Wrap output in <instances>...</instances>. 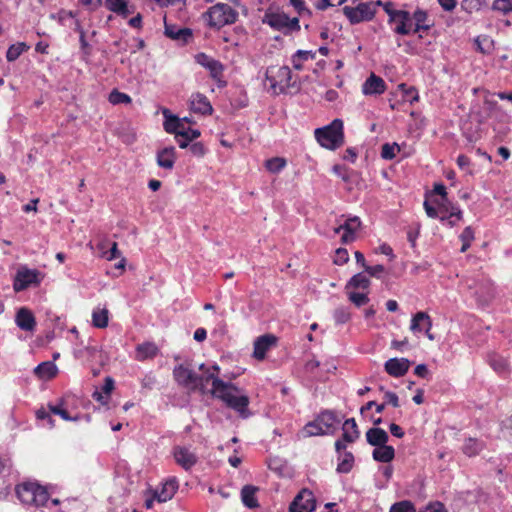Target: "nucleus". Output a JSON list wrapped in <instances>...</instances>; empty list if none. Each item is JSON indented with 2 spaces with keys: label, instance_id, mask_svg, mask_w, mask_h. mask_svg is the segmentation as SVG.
I'll return each instance as SVG.
<instances>
[{
  "label": "nucleus",
  "instance_id": "nucleus-57",
  "mask_svg": "<svg viewBox=\"0 0 512 512\" xmlns=\"http://www.w3.org/2000/svg\"><path fill=\"white\" fill-rule=\"evenodd\" d=\"M200 136V132L196 129L187 128V130H181L179 137L186 138L188 140H194Z\"/></svg>",
  "mask_w": 512,
  "mask_h": 512
},
{
  "label": "nucleus",
  "instance_id": "nucleus-9",
  "mask_svg": "<svg viewBox=\"0 0 512 512\" xmlns=\"http://www.w3.org/2000/svg\"><path fill=\"white\" fill-rule=\"evenodd\" d=\"M40 281L41 277L39 271L21 267L16 273L13 288L16 292L23 291L32 285H38Z\"/></svg>",
  "mask_w": 512,
  "mask_h": 512
},
{
  "label": "nucleus",
  "instance_id": "nucleus-61",
  "mask_svg": "<svg viewBox=\"0 0 512 512\" xmlns=\"http://www.w3.org/2000/svg\"><path fill=\"white\" fill-rule=\"evenodd\" d=\"M384 399L385 405L390 404L395 408L399 406L398 396L395 393L387 392L384 396Z\"/></svg>",
  "mask_w": 512,
  "mask_h": 512
},
{
  "label": "nucleus",
  "instance_id": "nucleus-63",
  "mask_svg": "<svg viewBox=\"0 0 512 512\" xmlns=\"http://www.w3.org/2000/svg\"><path fill=\"white\" fill-rule=\"evenodd\" d=\"M383 5V9L384 11L387 13L388 17H389V23H392L395 15L394 13H398L399 10H396L393 8V4L391 2H387L385 4H382Z\"/></svg>",
  "mask_w": 512,
  "mask_h": 512
},
{
  "label": "nucleus",
  "instance_id": "nucleus-51",
  "mask_svg": "<svg viewBox=\"0 0 512 512\" xmlns=\"http://www.w3.org/2000/svg\"><path fill=\"white\" fill-rule=\"evenodd\" d=\"M389 512H415V507L410 501L394 503Z\"/></svg>",
  "mask_w": 512,
  "mask_h": 512
},
{
  "label": "nucleus",
  "instance_id": "nucleus-50",
  "mask_svg": "<svg viewBox=\"0 0 512 512\" xmlns=\"http://www.w3.org/2000/svg\"><path fill=\"white\" fill-rule=\"evenodd\" d=\"M310 52L298 50L292 57V64L296 70L302 69V63L310 57Z\"/></svg>",
  "mask_w": 512,
  "mask_h": 512
},
{
  "label": "nucleus",
  "instance_id": "nucleus-58",
  "mask_svg": "<svg viewBox=\"0 0 512 512\" xmlns=\"http://www.w3.org/2000/svg\"><path fill=\"white\" fill-rule=\"evenodd\" d=\"M365 271L373 276V277H380V275L384 272V266L383 265H375V266H365Z\"/></svg>",
  "mask_w": 512,
  "mask_h": 512
},
{
  "label": "nucleus",
  "instance_id": "nucleus-10",
  "mask_svg": "<svg viewBox=\"0 0 512 512\" xmlns=\"http://www.w3.org/2000/svg\"><path fill=\"white\" fill-rule=\"evenodd\" d=\"M316 508V500L312 491L302 489L290 504V512H312Z\"/></svg>",
  "mask_w": 512,
  "mask_h": 512
},
{
  "label": "nucleus",
  "instance_id": "nucleus-17",
  "mask_svg": "<svg viewBox=\"0 0 512 512\" xmlns=\"http://www.w3.org/2000/svg\"><path fill=\"white\" fill-rule=\"evenodd\" d=\"M277 338L273 335H263L254 342L253 357L257 360H263L266 352L275 345Z\"/></svg>",
  "mask_w": 512,
  "mask_h": 512
},
{
  "label": "nucleus",
  "instance_id": "nucleus-14",
  "mask_svg": "<svg viewBox=\"0 0 512 512\" xmlns=\"http://www.w3.org/2000/svg\"><path fill=\"white\" fill-rule=\"evenodd\" d=\"M179 487L176 477H171L161 484L160 487L155 489L154 498L158 502H166L175 495Z\"/></svg>",
  "mask_w": 512,
  "mask_h": 512
},
{
  "label": "nucleus",
  "instance_id": "nucleus-8",
  "mask_svg": "<svg viewBox=\"0 0 512 512\" xmlns=\"http://www.w3.org/2000/svg\"><path fill=\"white\" fill-rule=\"evenodd\" d=\"M51 414L60 416L63 420H75L69 415L66 408V401L64 399H60L57 403H48L47 408L41 407L36 411V418L38 420H47L49 428L54 427V420L51 417Z\"/></svg>",
  "mask_w": 512,
  "mask_h": 512
},
{
  "label": "nucleus",
  "instance_id": "nucleus-18",
  "mask_svg": "<svg viewBox=\"0 0 512 512\" xmlns=\"http://www.w3.org/2000/svg\"><path fill=\"white\" fill-rule=\"evenodd\" d=\"M360 226L361 221L357 216L345 219L344 223H342V227H344V232L342 233L341 236V242L343 244L353 242L356 239V232L359 230Z\"/></svg>",
  "mask_w": 512,
  "mask_h": 512
},
{
  "label": "nucleus",
  "instance_id": "nucleus-7",
  "mask_svg": "<svg viewBox=\"0 0 512 512\" xmlns=\"http://www.w3.org/2000/svg\"><path fill=\"white\" fill-rule=\"evenodd\" d=\"M381 5V1L359 3L355 7L345 6L343 12L352 24L371 20L375 13L376 7Z\"/></svg>",
  "mask_w": 512,
  "mask_h": 512
},
{
  "label": "nucleus",
  "instance_id": "nucleus-55",
  "mask_svg": "<svg viewBox=\"0 0 512 512\" xmlns=\"http://www.w3.org/2000/svg\"><path fill=\"white\" fill-rule=\"evenodd\" d=\"M349 299L358 307L365 305L369 302V298L367 297V295L362 293L352 292L349 294Z\"/></svg>",
  "mask_w": 512,
  "mask_h": 512
},
{
  "label": "nucleus",
  "instance_id": "nucleus-47",
  "mask_svg": "<svg viewBox=\"0 0 512 512\" xmlns=\"http://www.w3.org/2000/svg\"><path fill=\"white\" fill-rule=\"evenodd\" d=\"M110 103L117 104H128L131 102V97L125 93H122L118 90H113L109 95Z\"/></svg>",
  "mask_w": 512,
  "mask_h": 512
},
{
  "label": "nucleus",
  "instance_id": "nucleus-40",
  "mask_svg": "<svg viewBox=\"0 0 512 512\" xmlns=\"http://www.w3.org/2000/svg\"><path fill=\"white\" fill-rule=\"evenodd\" d=\"M354 465V456L351 452H345L343 458L337 465L336 471L338 473H349Z\"/></svg>",
  "mask_w": 512,
  "mask_h": 512
},
{
  "label": "nucleus",
  "instance_id": "nucleus-20",
  "mask_svg": "<svg viewBox=\"0 0 512 512\" xmlns=\"http://www.w3.org/2000/svg\"><path fill=\"white\" fill-rule=\"evenodd\" d=\"M385 89L386 85L384 80L375 74H371L362 85V92L365 95L382 94Z\"/></svg>",
  "mask_w": 512,
  "mask_h": 512
},
{
  "label": "nucleus",
  "instance_id": "nucleus-45",
  "mask_svg": "<svg viewBox=\"0 0 512 512\" xmlns=\"http://www.w3.org/2000/svg\"><path fill=\"white\" fill-rule=\"evenodd\" d=\"M27 48L24 43L11 45L6 53L7 60L10 62L16 60Z\"/></svg>",
  "mask_w": 512,
  "mask_h": 512
},
{
  "label": "nucleus",
  "instance_id": "nucleus-27",
  "mask_svg": "<svg viewBox=\"0 0 512 512\" xmlns=\"http://www.w3.org/2000/svg\"><path fill=\"white\" fill-rule=\"evenodd\" d=\"M373 459L377 462L389 463L395 457V449L386 444L383 446H377L372 453Z\"/></svg>",
  "mask_w": 512,
  "mask_h": 512
},
{
  "label": "nucleus",
  "instance_id": "nucleus-6",
  "mask_svg": "<svg viewBox=\"0 0 512 512\" xmlns=\"http://www.w3.org/2000/svg\"><path fill=\"white\" fill-rule=\"evenodd\" d=\"M291 70L287 66H272L267 68L265 74V86L274 94H280L290 86Z\"/></svg>",
  "mask_w": 512,
  "mask_h": 512
},
{
  "label": "nucleus",
  "instance_id": "nucleus-33",
  "mask_svg": "<svg viewBox=\"0 0 512 512\" xmlns=\"http://www.w3.org/2000/svg\"><path fill=\"white\" fill-rule=\"evenodd\" d=\"M163 113L165 116V131L168 133H174L176 137H179V132H181L180 126H183V121L176 116L168 115V110H165Z\"/></svg>",
  "mask_w": 512,
  "mask_h": 512
},
{
  "label": "nucleus",
  "instance_id": "nucleus-29",
  "mask_svg": "<svg viewBox=\"0 0 512 512\" xmlns=\"http://www.w3.org/2000/svg\"><path fill=\"white\" fill-rule=\"evenodd\" d=\"M343 440L347 443H353L359 438L360 432L354 418L347 419L342 426Z\"/></svg>",
  "mask_w": 512,
  "mask_h": 512
},
{
  "label": "nucleus",
  "instance_id": "nucleus-44",
  "mask_svg": "<svg viewBox=\"0 0 512 512\" xmlns=\"http://www.w3.org/2000/svg\"><path fill=\"white\" fill-rule=\"evenodd\" d=\"M369 284L370 280L368 279V277L362 273H358L350 279V281L347 284V287L352 286L354 288L366 289L368 288Z\"/></svg>",
  "mask_w": 512,
  "mask_h": 512
},
{
  "label": "nucleus",
  "instance_id": "nucleus-52",
  "mask_svg": "<svg viewBox=\"0 0 512 512\" xmlns=\"http://www.w3.org/2000/svg\"><path fill=\"white\" fill-rule=\"evenodd\" d=\"M493 9L504 14L512 12V0H494Z\"/></svg>",
  "mask_w": 512,
  "mask_h": 512
},
{
  "label": "nucleus",
  "instance_id": "nucleus-26",
  "mask_svg": "<svg viewBox=\"0 0 512 512\" xmlns=\"http://www.w3.org/2000/svg\"><path fill=\"white\" fill-rule=\"evenodd\" d=\"M175 148L173 146L163 148L157 153V164L164 169H172L175 163Z\"/></svg>",
  "mask_w": 512,
  "mask_h": 512
},
{
  "label": "nucleus",
  "instance_id": "nucleus-4",
  "mask_svg": "<svg viewBox=\"0 0 512 512\" xmlns=\"http://www.w3.org/2000/svg\"><path fill=\"white\" fill-rule=\"evenodd\" d=\"M318 143L327 149L334 150L344 142L343 121L333 120L329 125L315 130Z\"/></svg>",
  "mask_w": 512,
  "mask_h": 512
},
{
  "label": "nucleus",
  "instance_id": "nucleus-54",
  "mask_svg": "<svg viewBox=\"0 0 512 512\" xmlns=\"http://www.w3.org/2000/svg\"><path fill=\"white\" fill-rule=\"evenodd\" d=\"M348 260H349V254H348L347 249L338 248L335 252L334 263L336 265H343V264L347 263Z\"/></svg>",
  "mask_w": 512,
  "mask_h": 512
},
{
  "label": "nucleus",
  "instance_id": "nucleus-35",
  "mask_svg": "<svg viewBox=\"0 0 512 512\" xmlns=\"http://www.w3.org/2000/svg\"><path fill=\"white\" fill-rule=\"evenodd\" d=\"M489 364L492 367V369L499 374H504L509 369L507 359L502 355L496 353H492L489 356Z\"/></svg>",
  "mask_w": 512,
  "mask_h": 512
},
{
  "label": "nucleus",
  "instance_id": "nucleus-42",
  "mask_svg": "<svg viewBox=\"0 0 512 512\" xmlns=\"http://www.w3.org/2000/svg\"><path fill=\"white\" fill-rule=\"evenodd\" d=\"M439 208L433 207L428 201L424 202V209L426 211V214L430 218H439L441 221H445L448 217L446 213L444 212V208L441 204H439Z\"/></svg>",
  "mask_w": 512,
  "mask_h": 512
},
{
  "label": "nucleus",
  "instance_id": "nucleus-11",
  "mask_svg": "<svg viewBox=\"0 0 512 512\" xmlns=\"http://www.w3.org/2000/svg\"><path fill=\"white\" fill-rule=\"evenodd\" d=\"M175 462L184 470H190L198 461L197 455L189 448L176 446L173 449Z\"/></svg>",
  "mask_w": 512,
  "mask_h": 512
},
{
  "label": "nucleus",
  "instance_id": "nucleus-60",
  "mask_svg": "<svg viewBox=\"0 0 512 512\" xmlns=\"http://www.w3.org/2000/svg\"><path fill=\"white\" fill-rule=\"evenodd\" d=\"M414 373L422 379L430 380V378L428 377L429 370H428L427 366L424 364L417 365L414 370Z\"/></svg>",
  "mask_w": 512,
  "mask_h": 512
},
{
  "label": "nucleus",
  "instance_id": "nucleus-48",
  "mask_svg": "<svg viewBox=\"0 0 512 512\" xmlns=\"http://www.w3.org/2000/svg\"><path fill=\"white\" fill-rule=\"evenodd\" d=\"M286 165V161L283 158H272L266 161L265 166L268 171L277 173L281 171Z\"/></svg>",
  "mask_w": 512,
  "mask_h": 512
},
{
  "label": "nucleus",
  "instance_id": "nucleus-56",
  "mask_svg": "<svg viewBox=\"0 0 512 512\" xmlns=\"http://www.w3.org/2000/svg\"><path fill=\"white\" fill-rule=\"evenodd\" d=\"M97 351L95 349H91V348H83V349H78V350H75L74 354L77 356V357H80L81 359H91L94 354L96 353Z\"/></svg>",
  "mask_w": 512,
  "mask_h": 512
},
{
  "label": "nucleus",
  "instance_id": "nucleus-30",
  "mask_svg": "<svg viewBox=\"0 0 512 512\" xmlns=\"http://www.w3.org/2000/svg\"><path fill=\"white\" fill-rule=\"evenodd\" d=\"M258 488L253 485H245L241 490V499L243 504L250 508L254 509L259 506L258 500L256 498V493Z\"/></svg>",
  "mask_w": 512,
  "mask_h": 512
},
{
  "label": "nucleus",
  "instance_id": "nucleus-1",
  "mask_svg": "<svg viewBox=\"0 0 512 512\" xmlns=\"http://www.w3.org/2000/svg\"><path fill=\"white\" fill-rule=\"evenodd\" d=\"M15 492L20 502L30 507H44L50 500L47 489L36 482L18 484Z\"/></svg>",
  "mask_w": 512,
  "mask_h": 512
},
{
  "label": "nucleus",
  "instance_id": "nucleus-23",
  "mask_svg": "<svg viewBox=\"0 0 512 512\" xmlns=\"http://www.w3.org/2000/svg\"><path fill=\"white\" fill-rule=\"evenodd\" d=\"M16 323L24 331H32L35 328V318L30 310L21 308L16 314Z\"/></svg>",
  "mask_w": 512,
  "mask_h": 512
},
{
  "label": "nucleus",
  "instance_id": "nucleus-2",
  "mask_svg": "<svg viewBox=\"0 0 512 512\" xmlns=\"http://www.w3.org/2000/svg\"><path fill=\"white\" fill-rule=\"evenodd\" d=\"M209 392L214 397L221 399L227 407L235 410L241 416H248L249 398L247 395L240 394L237 386H212Z\"/></svg>",
  "mask_w": 512,
  "mask_h": 512
},
{
  "label": "nucleus",
  "instance_id": "nucleus-64",
  "mask_svg": "<svg viewBox=\"0 0 512 512\" xmlns=\"http://www.w3.org/2000/svg\"><path fill=\"white\" fill-rule=\"evenodd\" d=\"M389 429L391 434L397 438H402L405 435L403 429L398 424L391 423Z\"/></svg>",
  "mask_w": 512,
  "mask_h": 512
},
{
  "label": "nucleus",
  "instance_id": "nucleus-15",
  "mask_svg": "<svg viewBox=\"0 0 512 512\" xmlns=\"http://www.w3.org/2000/svg\"><path fill=\"white\" fill-rule=\"evenodd\" d=\"M199 371L200 374H198L197 384H228L218 377L220 368L217 365H211L208 367L205 364H201L199 366Z\"/></svg>",
  "mask_w": 512,
  "mask_h": 512
},
{
  "label": "nucleus",
  "instance_id": "nucleus-49",
  "mask_svg": "<svg viewBox=\"0 0 512 512\" xmlns=\"http://www.w3.org/2000/svg\"><path fill=\"white\" fill-rule=\"evenodd\" d=\"M460 239L463 243L460 251L463 253V252L467 251V249L470 247L472 240L474 239V232H473L472 228L466 227L462 231V233L460 235Z\"/></svg>",
  "mask_w": 512,
  "mask_h": 512
},
{
  "label": "nucleus",
  "instance_id": "nucleus-5",
  "mask_svg": "<svg viewBox=\"0 0 512 512\" xmlns=\"http://www.w3.org/2000/svg\"><path fill=\"white\" fill-rule=\"evenodd\" d=\"M210 27L220 29L237 21L238 12L226 3H217L206 13Z\"/></svg>",
  "mask_w": 512,
  "mask_h": 512
},
{
  "label": "nucleus",
  "instance_id": "nucleus-37",
  "mask_svg": "<svg viewBox=\"0 0 512 512\" xmlns=\"http://www.w3.org/2000/svg\"><path fill=\"white\" fill-rule=\"evenodd\" d=\"M114 388L115 386H102V390L93 392L92 397L100 405L109 408L108 404Z\"/></svg>",
  "mask_w": 512,
  "mask_h": 512
},
{
  "label": "nucleus",
  "instance_id": "nucleus-43",
  "mask_svg": "<svg viewBox=\"0 0 512 512\" xmlns=\"http://www.w3.org/2000/svg\"><path fill=\"white\" fill-rule=\"evenodd\" d=\"M399 152H400V146L397 143H392V144L385 143L382 146L381 156H382L383 159L391 160Z\"/></svg>",
  "mask_w": 512,
  "mask_h": 512
},
{
  "label": "nucleus",
  "instance_id": "nucleus-28",
  "mask_svg": "<svg viewBox=\"0 0 512 512\" xmlns=\"http://www.w3.org/2000/svg\"><path fill=\"white\" fill-rule=\"evenodd\" d=\"M263 23L268 24L276 30H283L288 25V16L284 13H266Z\"/></svg>",
  "mask_w": 512,
  "mask_h": 512
},
{
  "label": "nucleus",
  "instance_id": "nucleus-31",
  "mask_svg": "<svg viewBox=\"0 0 512 512\" xmlns=\"http://www.w3.org/2000/svg\"><path fill=\"white\" fill-rule=\"evenodd\" d=\"M105 6L112 12L126 18L133 10L126 0H105Z\"/></svg>",
  "mask_w": 512,
  "mask_h": 512
},
{
  "label": "nucleus",
  "instance_id": "nucleus-25",
  "mask_svg": "<svg viewBox=\"0 0 512 512\" xmlns=\"http://www.w3.org/2000/svg\"><path fill=\"white\" fill-rule=\"evenodd\" d=\"M389 436L387 432L382 428L373 427L367 430L366 440L374 447L383 446L388 442Z\"/></svg>",
  "mask_w": 512,
  "mask_h": 512
},
{
  "label": "nucleus",
  "instance_id": "nucleus-13",
  "mask_svg": "<svg viewBox=\"0 0 512 512\" xmlns=\"http://www.w3.org/2000/svg\"><path fill=\"white\" fill-rule=\"evenodd\" d=\"M395 17L392 23H395L394 32L399 35H408L412 31L414 32V26L412 22V16L408 11L399 10L398 13H394Z\"/></svg>",
  "mask_w": 512,
  "mask_h": 512
},
{
  "label": "nucleus",
  "instance_id": "nucleus-53",
  "mask_svg": "<svg viewBox=\"0 0 512 512\" xmlns=\"http://www.w3.org/2000/svg\"><path fill=\"white\" fill-rule=\"evenodd\" d=\"M334 319L337 324H344L349 321L350 312L344 307H339L334 311Z\"/></svg>",
  "mask_w": 512,
  "mask_h": 512
},
{
  "label": "nucleus",
  "instance_id": "nucleus-12",
  "mask_svg": "<svg viewBox=\"0 0 512 512\" xmlns=\"http://www.w3.org/2000/svg\"><path fill=\"white\" fill-rule=\"evenodd\" d=\"M173 376L178 384H197L198 373H196L188 362L175 366Z\"/></svg>",
  "mask_w": 512,
  "mask_h": 512
},
{
  "label": "nucleus",
  "instance_id": "nucleus-3",
  "mask_svg": "<svg viewBox=\"0 0 512 512\" xmlns=\"http://www.w3.org/2000/svg\"><path fill=\"white\" fill-rule=\"evenodd\" d=\"M340 420L332 411L321 412L313 421L308 422L301 433L304 438L332 434Z\"/></svg>",
  "mask_w": 512,
  "mask_h": 512
},
{
  "label": "nucleus",
  "instance_id": "nucleus-36",
  "mask_svg": "<svg viewBox=\"0 0 512 512\" xmlns=\"http://www.w3.org/2000/svg\"><path fill=\"white\" fill-rule=\"evenodd\" d=\"M411 16L414 32H419L420 30H428L430 28L431 25L426 23L428 18L426 11L417 9Z\"/></svg>",
  "mask_w": 512,
  "mask_h": 512
},
{
  "label": "nucleus",
  "instance_id": "nucleus-59",
  "mask_svg": "<svg viewBox=\"0 0 512 512\" xmlns=\"http://www.w3.org/2000/svg\"><path fill=\"white\" fill-rule=\"evenodd\" d=\"M427 512H447L445 506L443 503L436 501L432 502L427 505L426 507Z\"/></svg>",
  "mask_w": 512,
  "mask_h": 512
},
{
  "label": "nucleus",
  "instance_id": "nucleus-16",
  "mask_svg": "<svg viewBox=\"0 0 512 512\" xmlns=\"http://www.w3.org/2000/svg\"><path fill=\"white\" fill-rule=\"evenodd\" d=\"M195 60L199 65L206 68L213 78H218L222 75L223 65L218 60H215L205 53H198L195 56Z\"/></svg>",
  "mask_w": 512,
  "mask_h": 512
},
{
  "label": "nucleus",
  "instance_id": "nucleus-19",
  "mask_svg": "<svg viewBox=\"0 0 512 512\" xmlns=\"http://www.w3.org/2000/svg\"><path fill=\"white\" fill-rule=\"evenodd\" d=\"M410 364L408 359L392 358L386 361L385 370L391 376L400 377L408 371Z\"/></svg>",
  "mask_w": 512,
  "mask_h": 512
},
{
  "label": "nucleus",
  "instance_id": "nucleus-32",
  "mask_svg": "<svg viewBox=\"0 0 512 512\" xmlns=\"http://www.w3.org/2000/svg\"><path fill=\"white\" fill-rule=\"evenodd\" d=\"M424 324H428V329H426V333H428L432 327L431 318L426 312H418L412 318L410 329L412 332H421Z\"/></svg>",
  "mask_w": 512,
  "mask_h": 512
},
{
  "label": "nucleus",
  "instance_id": "nucleus-22",
  "mask_svg": "<svg viewBox=\"0 0 512 512\" xmlns=\"http://www.w3.org/2000/svg\"><path fill=\"white\" fill-rule=\"evenodd\" d=\"M159 353V348L153 342H145L136 347L135 358L138 361L153 359Z\"/></svg>",
  "mask_w": 512,
  "mask_h": 512
},
{
  "label": "nucleus",
  "instance_id": "nucleus-39",
  "mask_svg": "<svg viewBox=\"0 0 512 512\" xmlns=\"http://www.w3.org/2000/svg\"><path fill=\"white\" fill-rule=\"evenodd\" d=\"M92 322L95 327L105 328L108 325V310L105 308H98L94 310L92 314Z\"/></svg>",
  "mask_w": 512,
  "mask_h": 512
},
{
  "label": "nucleus",
  "instance_id": "nucleus-34",
  "mask_svg": "<svg viewBox=\"0 0 512 512\" xmlns=\"http://www.w3.org/2000/svg\"><path fill=\"white\" fill-rule=\"evenodd\" d=\"M165 34H166V36H168L171 39H175V40H181L182 39L184 41H186V39L188 37H191V35H192V33H191V31L189 29L177 28L174 25L168 24L166 21H165Z\"/></svg>",
  "mask_w": 512,
  "mask_h": 512
},
{
  "label": "nucleus",
  "instance_id": "nucleus-24",
  "mask_svg": "<svg viewBox=\"0 0 512 512\" xmlns=\"http://www.w3.org/2000/svg\"><path fill=\"white\" fill-rule=\"evenodd\" d=\"M57 372V366L51 361L43 362L34 369V373L41 381L52 380L56 376Z\"/></svg>",
  "mask_w": 512,
  "mask_h": 512
},
{
  "label": "nucleus",
  "instance_id": "nucleus-62",
  "mask_svg": "<svg viewBox=\"0 0 512 512\" xmlns=\"http://www.w3.org/2000/svg\"><path fill=\"white\" fill-rule=\"evenodd\" d=\"M190 151L193 155L201 157L205 154V148L202 143L197 142L190 146Z\"/></svg>",
  "mask_w": 512,
  "mask_h": 512
},
{
  "label": "nucleus",
  "instance_id": "nucleus-38",
  "mask_svg": "<svg viewBox=\"0 0 512 512\" xmlns=\"http://www.w3.org/2000/svg\"><path fill=\"white\" fill-rule=\"evenodd\" d=\"M483 445L480 441L474 438H469L463 445V453L469 457L475 456L482 451Z\"/></svg>",
  "mask_w": 512,
  "mask_h": 512
},
{
  "label": "nucleus",
  "instance_id": "nucleus-21",
  "mask_svg": "<svg viewBox=\"0 0 512 512\" xmlns=\"http://www.w3.org/2000/svg\"><path fill=\"white\" fill-rule=\"evenodd\" d=\"M190 108L193 112L202 115L212 113V106L207 97L201 93H195L190 98Z\"/></svg>",
  "mask_w": 512,
  "mask_h": 512
},
{
  "label": "nucleus",
  "instance_id": "nucleus-41",
  "mask_svg": "<svg viewBox=\"0 0 512 512\" xmlns=\"http://www.w3.org/2000/svg\"><path fill=\"white\" fill-rule=\"evenodd\" d=\"M107 245L105 242H101L98 244V249L102 252V256L106 258L108 261H112L120 257V251L118 250V245L116 242H113L110 249L106 250Z\"/></svg>",
  "mask_w": 512,
  "mask_h": 512
},
{
  "label": "nucleus",
  "instance_id": "nucleus-46",
  "mask_svg": "<svg viewBox=\"0 0 512 512\" xmlns=\"http://www.w3.org/2000/svg\"><path fill=\"white\" fill-rule=\"evenodd\" d=\"M477 49L482 53H489L493 48V41L487 36H479L475 40Z\"/></svg>",
  "mask_w": 512,
  "mask_h": 512
}]
</instances>
